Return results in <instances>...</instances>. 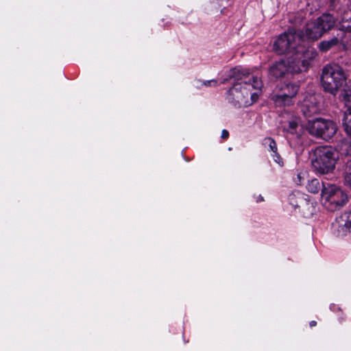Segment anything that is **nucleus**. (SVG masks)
Returning a JSON list of instances; mask_svg holds the SVG:
<instances>
[{"instance_id":"f257e3e1","label":"nucleus","mask_w":351,"mask_h":351,"mask_svg":"<svg viewBox=\"0 0 351 351\" xmlns=\"http://www.w3.org/2000/svg\"><path fill=\"white\" fill-rule=\"evenodd\" d=\"M317 53L313 49H306L301 57H289L274 62L269 69V76L272 80L288 77L289 74L306 72Z\"/></svg>"},{"instance_id":"f03ea898","label":"nucleus","mask_w":351,"mask_h":351,"mask_svg":"<svg viewBox=\"0 0 351 351\" xmlns=\"http://www.w3.org/2000/svg\"><path fill=\"white\" fill-rule=\"evenodd\" d=\"M251 78L252 82L251 79L249 80V82H237L229 89L228 99L234 106L241 108L252 104L251 101L253 95L252 91L253 89L258 88L261 82L257 77H252Z\"/></svg>"},{"instance_id":"7ed1b4c3","label":"nucleus","mask_w":351,"mask_h":351,"mask_svg":"<svg viewBox=\"0 0 351 351\" xmlns=\"http://www.w3.org/2000/svg\"><path fill=\"white\" fill-rule=\"evenodd\" d=\"M302 41L301 32L289 29L287 32L278 36L274 43V49L278 54L293 53L294 57H301L306 50L301 47Z\"/></svg>"},{"instance_id":"20e7f679","label":"nucleus","mask_w":351,"mask_h":351,"mask_svg":"<svg viewBox=\"0 0 351 351\" xmlns=\"http://www.w3.org/2000/svg\"><path fill=\"white\" fill-rule=\"evenodd\" d=\"M338 158V152L332 147L319 146L313 151L311 164L319 173L327 174L333 171Z\"/></svg>"},{"instance_id":"39448f33","label":"nucleus","mask_w":351,"mask_h":351,"mask_svg":"<svg viewBox=\"0 0 351 351\" xmlns=\"http://www.w3.org/2000/svg\"><path fill=\"white\" fill-rule=\"evenodd\" d=\"M343 70L337 64H328L322 69L321 82L326 92L335 95L338 90L346 83Z\"/></svg>"},{"instance_id":"423d86ee","label":"nucleus","mask_w":351,"mask_h":351,"mask_svg":"<svg viewBox=\"0 0 351 351\" xmlns=\"http://www.w3.org/2000/svg\"><path fill=\"white\" fill-rule=\"evenodd\" d=\"M306 129L311 135L325 141L332 138L337 131L334 121L322 118L309 120L306 125Z\"/></svg>"},{"instance_id":"0eeeda50","label":"nucleus","mask_w":351,"mask_h":351,"mask_svg":"<svg viewBox=\"0 0 351 351\" xmlns=\"http://www.w3.org/2000/svg\"><path fill=\"white\" fill-rule=\"evenodd\" d=\"M324 206L329 211L334 212L342 208L348 198L341 189L333 184H327V187L322 190V197Z\"/></svg>"},{"instance_id":"6e6552de","label":"nucleus","mask_w":351,"mask_h":351,"mask_svg":"<svg viewBox=\"0 0 351 351\" xmlns=\"http://www.w3.org/2000/svg\"><path fill=\"white\" fill-rule=\"evenodd\" d=\"M324 34L332 29L337 19L331 14L324 13L316 19Z\"/></svg>"},{"instance_id":"1a4fd4ad","label":"nucleus","mask_w":351,"mask_h":351,"mask_svg":"<svg viewBox=\"0 0 351 351\" xmlns=\"http://www.w3.org/2000/svg\"><path fill=\"white\" fill-rule=\"evenodd\" d=\"M324 34L316 20L306 25L305 35L308 39L317 40Z\"/></svg>"},{"instance_id":"9d476101","label":"nucleus","mask_w":351,"mask_h":351,"mask_svg":"<svg viewBox=\"0 0 351 351\" xmlns=\"http://www.w3.org/2000/svg\"><path fill=\"white\" fill-rule=\"evenodd\" d=\"M337 223L339 231H341L343 234L351 233V212L342 214L337 219Z\"/></svg>"},{"instance_id":"9b49d317","label":"nucleus","mask_w":351,"mask_h":351,"mask_svg":"<svg viewBox=\"0 0 351 351\" xmlns=\"http://www.w3.org/2000/svg\"><path fill=\"white\" fill-rule=\"evenodd\" d=\"M252 76H250V73L247 71L234 68L230 71L229 77L230 79H234L237 81H241L240 82H249L251 79L252 82Z\"/></svg>"},{"instance_id":"f8f14e48","label":"nucleus","mask_w":351,"mask_h":351,"mask_svg":"<svg viewBox=\"0 0 351 351\" xmlns=\"http://www.w3.org/2000/svg\"><path fill=\"white\" fill-rule=\"evenodd\" d=\"M293 98V97H290V96L282 95V93H280L274 94L272 96V100L274 101V103L276 104V106H291L293 104V102H292Z\"/></svg>"},{"instance_id":"ddd939ff","label":"nucleus","mask_w":351,"mask_h":351,"mask_svg":"<svg viewBox=\"0 0 351 351\" xmlns=\"http://www.w3.org/2000/svg\"><path fill=\"white\" fill-rule=\"evenodd\" d=\"M326 187L327 186L323 182L316 178L309 181L306 185L308 191L312 193H317L319 191L322 192L324 188Z\"/></svg>"},{"instance_id":"4468645a","label":"nucleus","mask_w":351,"mask_h":351,"mask_svg":"<svg viewBox=\"0 0 351 351\" xmlns=\"http://www.w3.org/2000/svg\"><path fill=\"white\" fill-rule=\"evenodd\" d=\"M339 39L337 37H333L328 40H323L319 44V49L322 52H326L330 49L335 47L339 44Z\"/></svg>"},{"instance_id":"2eb2a0df","label":"nucleus","mask_w":351,"mask_h":351,"mask_svg":"<svg viewBox=\"0 0 351 351\" xmlns=\"http://www.w3.org/2000/svg\"><path fill=\"white\" fill-rule=\"evenodd\" d=\"M299 90V86L295 84H287L280 88V93L282 95L294 97Z\"/></svg>"},{"instance_id":"dca6fc26","label":"nucleus","mask_w":351,"mask_h":351,"mask_svg":"<svg viewBox=\"0 0 351 351\" xmlns=\"http://www.w3.org/2000/svg\"><path fill=\"white\" fill-rule=\"evenodd\" d=\"M340 29L351 32V10L344 12L340 23Z\"/></svg>"},{"instance_id":"f3484780","label":"nucleus","mask_w":351,"mask_h":351,"mask_svg":"<svg viewBox=\"0 0 351 351\" xmlns=\"http://www.w3.org/2000/svg\"><path fill=\"white\" fill-rule=\"evenodd\" d=\"M341 97L345 102V105L347 108L345 112H351V86L343 89L341 94Z\"/></svg>"},{"instance_id":"a211bd4d","label":"nucleus","mask_w":351,"mask_h":351,"mask_svg":"<svg viewBox=\"0 0 351 351\" xmlns=\"http://www.w3.org/2000/svg\"><path fill=\"white\" fill-rule=\"evenodd\" d=\"M345 183L351 187V158L348 159L344 167Z\"/></svg>"},{"instance_id":"6ab92c4d","label":"nucleus","mask_w":351,"mask_h":351,"mask_svg":"<svg viewBox=\"0 0 351 351\" xmlns=\"http://www.w3.org/2000/svg\"><path fill=\"white\" fill-rule=\"evenodd\" d=\"M342 122L344 130L351 136V112H344Z\"/></svg>"},{"instance_id":"aec40b11","label":"nucleus","mask_w":351,"mask_h":351,"mask_svg":"<svg viewBox=\"0 0 351 351\" xmlns=\"http://www.w3.org/2000/svg\"><path fill=\"white\" fill-rule=\"evenodd\" d=\"M299 123L298 119L291 120L288 122L287 126L285 128V130L291 134H298L297 130L299 127Z\"/></svg>"},{"instance_id":"412c9836","label":"nucleus","mask_w":351,"mask_h":351,"mask_svg":"<svg viewBox=\"0 0 351 351\" xmlns=\"http://www.w3.org/2000/svg\"><path fill=\"white\" fill-rule=\"evenodd\" d=\"M317 108L315 106L310 107L307 104H304L302 106V112L306 117H310L313 114L316 113Z\"/></svg>"},{"instance_id":"4be33fe9","label":"nucleus","mask_w":351,"mask_h":351,"mask_svg":"<svg viewBox=\"0 0 351 351\" xmlns=\"http://www.w3.org/2000/svg\"><path fill=\"white\" fill-rule=\"evenodd\" d=\"M264 145H267L269 148V150L273 153H276V151H278L275 141L270 137H267L264 139Z\"/></svg>"},{"instance_id":"5701e85b","label":"nucleus","mask_w":351,"mask_h":351,"mask_svg":"<svg viewBox=\"0 0 351 351\" xmlns=\"http://www.w3.org/2000/svg\"><path fill=\"white\" fill-rule=\"evenodd\" d=\"M273 157L276 162H277L280 166H283V160L278 153V151H276V153H274Z\"/></svg>"},{"instance_id":"b1692460","label":"nucleus","mask_w":351,"mask_h":351,"mask_svg":"<svg viewBox=\"0 0 351 351\" xmlns=\"http://www.w3.org/2000/svg\"><path fill=\"white\" fill-rule=\"evenodd\" d=\"M330 7L332 8L335 10H339L340 7L339 6V0H330Z\"/></svg>"},{"instance_id":"393cba45","label":"nucleus","mask_w":351,"mask_h":351,"mask_svg":"<svg viewBox=\"0 0 351 351\" xmlns=\"http://www.w3.org/2000/svg\"><path fill=\"white\" fill-rule=\"evenodd\" d=\"M229 136V132L226 130H223L221 132V138L227 139Z\"/></svg>"},{"instance_id":"a878e982","label":"nucleus","mask_w":351,"mask_h":351,"mask_svg":"<svg viewBox=\"0 0 351 351\" xmlns=\"http://www.w3.org/2000/svg\"><path fill=\"white\" fill-rule=\"evenodd\" d=\"M212 83L216 84L217 82L215 80H210V81H207V82H204V84L208 86V85H211Z\"/></svg>"},{"instance_id":"bb28decb","label":"nucleus","mask_w":351,"mask_h":351,"mask_svg":"<svg viewBox=\"0 0 351 351\" xmlns=\"http://www.w3.org/2000/svg\"><path fill=\"white\" fill-rule=\"evenodd\" d=\"M315 325H316V322L312 321V322H310V326L311 327L315 326Z\"/></svg>"},{"instance_id":"cd10ccee","label":"nucleus","mask_w":351,"mask_h":351,"mask_svg":"<svg viewBox=\"0 0 351 351\" xmlns=\"http://www.w3.org/2000/svg\"><path fill=\"white\" fill-rule=\"evenodd\" d=\"M263 197L261 196V195H259L258 199H257V202H259V201H263Z\"/></svg>"},{"instance_id":"c85d7f7f","label":"nucleus","mask_w":351,"mask_h":351,"mask_svg":"<svg viewBox=\"0 0 351 351\" xmlns=\"http://www.w3.org/2000/svg\"><path fill=\"white\" fill-rule=\"evenodd\" d=\"M298 178L299 179L300 184H302V183H301V175L300 174L298 175Z\"/></svg>"}]
</instances>
